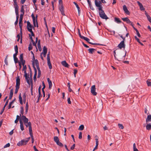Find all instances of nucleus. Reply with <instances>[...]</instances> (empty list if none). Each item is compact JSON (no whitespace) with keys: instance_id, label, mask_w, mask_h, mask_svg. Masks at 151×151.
<instances>
[{"instance_id":"f257e3e1","label":"nucleus","mask_w":151,"mask_h":151,"mask_svg":"<svg viewBox=\"0 0 151 151\" xmlns=\"http://www.w3.org/2000/svg\"><path fill=\"white\" fill-rule=\"evenodd\" d=\"M95 3L96 6L98 7L100 17L102 19H107L108 18L102 9L101 1L99 0H95Z\"/></svg>"},{"instance_id":"f03ea898","label":"nucleus","mask_w":151,"mask_h":151,"mask_svg":"<svg viewBox=\"0 0 151 151\" xmlns=\"http://www.w3.org/2000/svg\"><path fill=\"white\" fill-rule=\"evenodd\" d=\"M21 117L23 121V123L26 127H29V132L30 133L32 132L31 127V124L30 122H28V119L24 115L21 116Z\"/></svg>"},{"instance_id":"7ed1b4c3","label":"nucleus","mask_w":151,"mask_h":151,"mask_svg":"<svg viewBox=\"0 0 151 151\" xmlns=\"http://www.w3.org/2000/svg\"><path fill=\"white\" fill-rule=\"evenodd\" d=\"M23 16L22 14H20V18L19 19V27L20 28V31L21 33V35H22V19H23ZM20 42L21 43H22V35H21V37L20 39Z\"/></svg>"},{"instance_id":"20e7f679","label":"nucleus","mask_w":151,"mask_h":151,"mask_svg":"<svg viewBox=\"0 0 151 151\" xmlns=\"http://www.w3.org/2000/svg\"><path fill=\"white\" fill-rule=\"evenodd\" d=\"M30 139V137H29L22 139L17 143V145L19 146L25 145L28 142Z\"/></svg>"},{"instance_id":"39448f33","label":"nucleus","mask_w":151,"mask_h":151,"mask_svg":"<svg viewBox=\"0 0 151 151\" xmlns=\"http://www.w3.org/2000/svg\"><path fill=\"white\" fill-rule=\"evenodd\" d=\"M20 85V79L19 77L18 76L17 78L16 79V89L15 91V93L16 94L17 93L18 90L19 88V86Z\"/></svg>"},{"instance_id":"423d86ee","label":"nucleus","mask_w":151,"mask_h":151,"mask_svg":"<svg viewBox=\"0 0 151 151\" xmlns=\"http://www.w3.org/2000/svg\"><path fill=\"white\" fill-rule=\"evenodd\" d=\"M24 76L27 83L29 85H31L32 83H33L32 82V79L29 77V75H28L27 74L24 75Z\"/></svg>"},{"instance_id":"0eeeda50","label":"nucleus","mask_w":151,"mask_h":151,"mask_svg":"<svg viewBox=\"0 0 151 151\" xmlns=\"http://www.w3.org/2000/svg\"><path fill=\"white\" fill-rule=\"evenodd\" d=\"M96 87L95 85L92 86L91 88V92L92 94L95 96L97 94V93L96 92Z\"/></svg>"},{"instance_id":"6e6552de","label":"nucleus","mask_w":151,"mask_h":151,"mask_svg":"<svg viewBox=\"0 0 151 151\" xmlns=\"http://www.w3.org/2000/svg\"><path fill=\"white\" fill-rule=\"evenodd\" d=\"M47 64L49 66V68L50 69H51L52 68V66L50 62L49 54H48L47 55Z\"/></svg>"},{"instance_id":"1a4fd4ad","label":"nucleus","mask_w":151,"mask_h":151,"mask_svg":"<svg viewBox=\"0 0 151 151\" xmlns=\"http://www.w3.org/2000/svg\"><path fill=\"white\" fill-rule=\"evenodd\" d=\"M82 38H83V39H84V40H85L87 42H88L89 43L91 44L92 45H101L100 44L97 43H91V42H89L90 40L87 37H82Z\"/></svg>"},{"instance_id":"9d476101","label":"nucleus","mask_w":151,"mask_h":151,"mask_svg":"<svg viewBox=\"0 0 151 151\" xmlns=\"http://www.w3.org/2000/svg\"><path fill=\"white\" fill-rule=\"evenodd\" d=\"M20 116H21V118L19 120L20 123V128L22 131H23L24 130V124L22 120V119L21 115V114H20Z\"/></svg>"},{"instance_id":"9b49d317","label":"nucleus","mask_w":151,"mask_h":151,"mask_svg":"<svg viewBox=\"0 0 151 151\" xmlns=\"http://www.w3.org/2000/svg\"><path fill=\"white\" fill-rule=\"evenodd\" d=\"M33 63L36 65L38 71V73H40V71L39 66V63L38 60H35Z\"/></svg>"},{"instance_id":"f8f14e48","label":"nucleus","mask_w":151,"mask_h":151,"mask_svg":"<svg viewBox=\"0 0 151 151\" xmlns=\"http://www.w3.org/2000/svg\"><path fill=\"white\" fill-rule=\"evenodd\" d=\"M125 45L124 44V41H122L118 45V47L120 49L122 48H124Z\"/></svg>"},{"instance_id":"ddd939ff","label":"nucleus","mask_w":151,"mask_h":151,"mask_svg":"<svg viewBox=\"0 0 151 151\" xmlns=\"http://www.w3.org/2000/svg\"><path fill=\"white\" fill-rule=\"evenodd\" d=\"M123 8L124 12L126 14L128 15H129V12L125 5H124L123 6Z\"/></svg>"},{"instance_id":"4468645a","label":"nucleus","mask_w":151,"mask_h":151,"mask_svg":"<svg viewBox=\"0 0 151 151\" xmlns=\"http://www.w3.org/2000/svg\"><path fill=\"white\" fill-rule=\"evenodd\" d=\"M37 16H36V20L35 19L33 20V24L34 26L36 27V26L37 27H38V22L37 20Z\"/></svg>"},{"instance_id":"2eb2a0df","label":"nucleus","mask_w":151,"mask_h":151,"mask_svg":"<svg viewBox=\"0 0 151 151\" xmlns=\"http://www.w3.org/2000/svg\"><path fill=\"white\" fill-rule=\"evenodd\" d=\"M59 8L61 14L63 15H65L64 13V7L63 5L59 6Z\"/></svg>"},{"instance_id":"dca6fc26","label":"nucleus","mask_w":151,"mask_h":151,"mask_svg":"<svg viewBox=\"0 0 151 151\" xmlns=\"http://www.w3.org/2000/svg\"><path fill=\"white\" fill-rule=\"evenodd\" d=\"M137 3H138L140 9L141 11H144L145 10V9L143 7L142 4L140 3L139 1H137Z\"/></svg>"},{"instance_id":"f3484780","label":"nucleus","mask_w":151,"mask_h":151,"mask_svg":"<svg viewBox=\"0 0 151 151\" xmlns=\"http://www.w3.org/2000/svg\"><path fill=\"white\" fill-rule=\"evenodd\" d=\"M23 54H20V62L22 64H25V61L23 60Z\"/></svg>"},{"instance_id":"a211bd4d","label":"nucleus","mask_w":151,"mask_h":151,"mask_svg":"<svg viewBox=\"0 0 151 151\" xmlns=\"http://www.w3.org/2000/svg\"><path fill=\"white\" fill-rule=\"evenodd\" d=\"M61 64L64 67L67 68H69V65L67 63L65 60L61 62Z\"/></svg>"},{"instance_id":"6ab92c4d","label":"nucleus","mask_w":151,"mask_h":151,"mask_svg":"<svg viewBox=\"0 0 151 151\" xmlns=\"http://www.w3.org/2000/svg\"><path fill=\"white\" fill-rule=\"evenodd\" d=\"M47 81L49 84V89H51L52 86V82L49 78H47Z\"/></svg>"},{"instance_id":"aec40b11","label":"nucleus","mask_w":151,"mask_h":151,"mask_svg":"<svg viewBox=\"0 0 151 151\" xmlns=\"http://www.w3.org/2000/svg\"><path fill=\"white\" fill-rule=\"evenodd\" d=\"M126 52L125 54V55L123 56L122 58H120L121 57V55H119V60L116 57V55H114V57L115 58V59L116 60H119V61H122V60H123V59H124L125 58V57L126 56Z\"/></svg>"},{"instance_id":"412c9836","label":"nucleus","mask_w":151,"mask_h":151,"mask_svg":"<svg viewBox=\"0 0 151 151\" xmlns=\"http://www.w3.org/2000/svg\"><path fill=\"white\" fill-rule=\"evenodd\" d=\"M146 121L147 124L149 122L151 121V115H149L147 116Z\"/></svg>"},{"instance_id":"4be33fe9","label":"nucleus","mask_w":151,"mask_h":151,"mask_svg":"<svg viewBox=\"0 0 151 151\" xmlns=\"http://www.w3.org/2000/svg\"><path fill=\"white\" fill-rule=\"evenodd\" d=\"M145 14L147 17L148 20L151 23V17L148 14L146 11L145 12Z\"/></svg>"},{"instance_id":"5701e85b","label":"nucleus","mask_w":151,"mask_h":151,"mask_svg":"<svg viewBox=\"0 0 151 151\" xmlns=\"http://www.w3.org/2000/svg\"><path fill=\"white\" fill-rule=\"evenodd\" d=\"M73 3L76 5V7L77 8V9H78V13L79 14L80 12L81 11V9H80L79 7V6L78 5V4H77L76 2H73Z\"/></svg>"},{"instance_id":"b1692460","label":"nucleus","mask_w":151,"mask_h":151,"mask_svg":"<svg viewBox=\"0 0 151 151\" xmlns=\"http://www.w3.org/2000/svg\"><path fill=\"white\" fill-rule=\"evenodd\" d=\"M22 65L23 66V70L24 71V75L27 74V72H26V68H27V67H26V65H24V64L23 65V64H22Z\"/></svg>"},{"instance_id":"393cba45","label":"nucleus","mask_w":151,"mask_h":151,"mask_svg":"<svg viewBox=\"0 0 151 151\" xmlns=\"http://www.w3.org/2000/svg\"><path fill=\"white\" fill-rule=\"evenodd\" d=\"M88 50L89 51V52L90 54H92L96 51V50L93 48H90Z\"/></svg>"},{"instance_id":"a878e982","label":"nucleus","mask_w":151,"mask_h":151,"mask_svg":"<svg viewBox=\"0 0 151 151\" xmlns=\"http://www.w3.org/2000/svg\"><path fill=\"white\" fill-rule=\"evenodd\" d=\"M19 101L20 104H22L23 101H22V98L21 96V93H20V94H19Z\"/></svg>"},{"instance_id":"bb28decb","label":"nucleus","mask_w":151,"mask_h":151,"mask_svg":"<svg viewBox=\"0 0 151 151\" xmlns=\"http://www.w3.org/2000/svg\"><path fill=\"white\" fill-rule=\"evenodd\" d=\"M146 128L147 130H150L151 129V125L149 124H147L146 126Z\"/></svg>"},{"instance_id":"cd10ccee","label":"nucleus","mask_w":151,"mask_h":151,"mask_svg":"<svg viewBox=\"0 0 151 151\" xmlns=\"http://www.w3.org/2000/svg\"><path fill=\"white\" fill-rule=\"evenodd\" d=\"M114 21L118 23H120L121 22V21L120 19L116 17L115 18Z\"/></svg>"},{"instance_id":"c85d7f7f","label":"nucleus","mask_w":151,"mask_h":151,"mask_svg":"<svg viewBox=\"0 0 151 151\" xmlns=\"http://www.w3.org/2000/svg\"><path fill=\"white\" fill-rule=\"evenodd\" d=\"M35 73L34 76V79L35 80L36 79V76L37 74V70L35 67H34Z\"/></svg>"},{"instance_id":"c756f323","label":"nucleus","mask_w":151,"mask_h":151,"mask_svg":"<svg viewBox=\"0 0 151 151\" xmlns=\"http://www.w3.org/2000/svg\"><path fill=\"white\" fill-rule=\"evenodd\" d=\"M14 2V8L19 7L17 4V0H13Z\"/></svg>"},{"instance_id":"7c9ffc66","label":"nucleus","mask_w":151,"mask_h":151,"mask_svg":"<svg viewBox=\"0 0 151 151\" xmlns=\"http://www.w3.org/2000/svg\"><path fill=\"white\" fill-rule=\"evenodd\" d=\"M29 134L30 135V136H31V139H32V143H33L34 142V137L33 136L32 132L29 133Z\"/></svg>"},{"instance_id":"2f4dec72","label":"nucleus","mask_w":151,"mask_h":151,"mask_svg":"<svg viewBox=\"0 0 151 151\" xmlns=\"http://www.w3.org/2000/svg\"><path fill=\"white\" fill-rule=\"evenodd\" d=\"M15 8V12L16 15V16H19V13H18V10H19V7Z\"/></svg>"},{"instance_id":"473e14b6","label":"nucleus","mask_w":151,"mask_h":151,"mask_svg":"<svg viewBox=\"0 0 151 151\" xmlns=\"http://www.w3.org/2000/svg\"><path fill=\"white\" fill-rule=\"evenodd\" d=\"M20 11L22 12V14H22L23 16L24 14V5H22Z\"/></svg>"},{"instance_id":"72a5a7b5","label":"nucleus","mask_w":151,"mask_h":151,"mask_svg":"<svg viewBox=\"0 0 151 151\" xmlns=\"http://www.w3.org/2000/svg\"><path fill=\"white\" fill-rule=\"evenodd\" d=\"M56 143L58 145H59L61 147H63V144L59 141V140Z\"/></svg>"},{"instance_id":"f704fd0d","label":"nucleus","mask_w":151,"mask_h":151,"mask_svg":"<svg viewBox=\"0 0 151 151\" xmlns=\"http://www.w3.org/2000/svg\"><path fill=\"white\" fill-rule=\"evenodd\" d=\"M68 91L70 92H71L73 91L70 88V84L69 83H68Z\"/></svg>"},{"instance_id":"c9c22d12","label":"nucleus","mask_w":151,"mask_h":151,"mask_svg":"<svg viewBox=\"0 0 151 151\" xmlns=\"http://www.w3.org/2000/svg\"><path fill=\"white\" fill-rule=\"evenodd\" d=\"M20 114H21V116H22V115H23V114H24L23 108L22 107H21L20 108Z\"/></svg>"},{"instance_id":"e433bc0d","label":"nucleus","mask_w":151,"mask_h":151,"mask_svg":"<svg viewBox=\"0 0 151 151\" xmlns=\"http://www.w3.org/2000/svg\"><path fill=\"white\" fill-rule=\"evenodd\" d=\"M150 80L148 79L147 81V83L148 86H151V82L149 81Z\"/></svg>"},{"instance_id":"4c0bfd02","label":"nucleus","mask_w":151,"mask_h":151,"mask_svg":"<svg viewBox=\"0 0 151 151\" xmlns=\"http://www.w3.org/2000/svg\"><path fill=\"white\" fill-rule=\"evenodd\" d=\"M133 148L134 151H138L136 147V144L134 143L133 145Z\"/></svg>"},{"instance_id":"58836bf2","label":"nucleus","mask_w":151,"mask_h":151,"mask_svg":"<svg viewBox=\"0 0 151 151\" xmlns=\"http://www.w3.org/2000/svg\"><path fill=\"white\" fill-rule=\"evenodd\" d=\"M84 128V126L83 125H81L78 128V129L80 130H82Z\"/></svg>"},{"instance_id":"ea45409f","label":"nucleus","mask_w":151,"mask_h":151,"mask_svg":"<svg viewBox=\"0 0 151 151\" xmlns=\"http://www.w3.org/2000/svg\"><path fill=\"white\" fill-rule=\"evenodd\" d=\"M54 140L55 142H56L59 141V139L58 137L57 136H55L54 137Z\"/></svg>"},{"instance_id":"a19ab883","label":"nucleus","mask_w":151,"mask_h":151,"mask_svg":"<svg viewBox=\"0 0 151 151\" xmlns=\"http://www.w3.org/2000/svg\"><path fill=\"white\" fill-rule=\"evenodd\" d=\"M25 109H26V110H25V112L26 113V114L27 113L28 109V103L27 102L26 104V106H25Z\"/></svg>"},{"instance_id":"79ce46f5","label":"nucleus","mask_w":151,"mask_h":151,"mask_svg":"<svg viewBox=\"0 0 151 151\" xmlns=\"http://www.w3.org/2000/svg\"><path fill=\"white\" fill-rule=\"evenodd\" d=\"M40 88H41V87H40L38 89V92H39L38 97H40V98L42 96V95L41 94V92H40Z\"/></svg>"},{"instance_id":"37998d69","label":"nucleus","mask_w":151,"mask_h":151,"mask_svg":"<svg viewBox=\"0 0 151 151\" xmlns=\"http://www.w3.org/2000/svg\"><path fill=\"white\" fill-rule=\"evenodd\" d=\"M118 126L119 128L121 129H123L124 128V127L122 124H118Z\"/></svg>"},{"instance_id":"c03bdc74","label":"nucleus","mask_w":151,"mask_h":151,"mask_svg":"<svg viewBox=\"0 0 151 151\" xmlns=\"http://www.w3.org/2000/svg\"><path fill=\"white\" fill-rule=\"evenodd\" d=\"M33 84L32 83L31 86V92L32 95H33Z\"/></svg>"},{"instance_id":"a18cd8bd","label":"nucleus","mask_w":151,"mask_h":151,"mask_svg":"<svg viewBox=\"0 0 151 151\" xmlns=\"http://www.w3.org/2000/svg\"><path fill=\"white\" fill-rule=\"evenodd\" d=\"M47 48L46 47L44 46L43 48V52L47 53Z\"/></svg>"},{"instance_id":"49530a36","label":"nucleus","mask_w":151,"mask_h":151,"mask_svg":"<svg viewBox=\"0 0 151 151\" xmlns=\"http://www.w3.org/2000/svg\"><path fill=\"white\" fill-rule=\"evenodd\" d=\"M37 45L39 49L41 48L40 40H39L38 41Z\"/></svg>"},{"instance_id":"de8ad7c7","label":"nucleus","mask_w":151,"mask_h":151,"mask_svg":"<svg viewBox=\"0 0 151 151\" xmlns=\"http://www.w3.org/2000/svg\"><path fill=\"white\" fill-rule=\"evenodd\" d=\"M77 70L76 69H74V70L73 74H74V77L75 78H76V74L77 73Z\"/></svg>"},{"instance_id":"09e8293b","label":"nucleus","mask_w":151,"mask_h":151,"mask_svg":"<svg viewBox=\"0 0 151 151\" xmlns=\"http://www.w3.org/2000/svg\"><path fill=\"white\" fill-rule=\"evenodd\" d=\"M14 50L15 52H18V47L17 45H16L14 47Z\"/></svg>"},{"instance_id":"8fccbe9b","label":"nucleus","mask_w":151,"mask_h":151,"mask_svg":"<svg viewBox=\"0 0 151 151\" xmlns=\"http://www.w3.org/2000/svg\"><path fill=\"white\" fill-rule=\"evenodd\" d=\"M129 19L127 17H126L122 18V20L124 22H127L128 21Z\"/></svg>"},{"instance_id":"3c124183","label":"nucleus","mask_w":151,"mask_h":151,"mask_svg":"<svg viewBox=\"0 0 151 151\" xmlns=\"http://www.w3.org/2000/svg\"><path fill=\"white\" fill-rule=\"evenodd\" d=\"M13 104V101H12L11 102H10L9 104V109H10L12 106V104Z\"/></svg>"},{"instance_id":"603ef678","label":"nucleus","mask_w":151,"mask_h":151,"mask_svg":"<svg viewBox=\"0 0 151 151\" xmlns=\"http://www.w3.org/2000/svg\"><path fill=\"white\" fill-rule=\"evenodd\" d=\"M82 138V132H80L79 133V139H81Z\"/></svg>"},{"instance_id":"864d4df0","label":"nucleus","mask_w":151,"mask_h":151,"mask_svg":"<svg viewBox=\"0 0 151 151\" xmlns=\"http://www.w3.org/2000/svg\"><path fill=\"white\" fill-rule=\"evenodd\" d=\"M14 59L15 63H17L18 62V59L17 57L14 58Z\"/></svg>"},{"instance_id":"5fc2aeb1","label":"nucleus","mask_w":151,"mask_h":151,"mask_svg":"<svg viewBox=\"0 0 151 151\" xmlns=\"http://www.w3.org/2000/svg\"><path fill=\"white\" fill-rule=\"evenodd\" d=\"M59 6L63 5V1L62 0H59Z\"/></svg>"},{"instance_id":"6e6d98bb","label":"nucleus","mask_w":151,"mask_h":151,"mask_svg":"<svg viewBox=\"0 0 151 151\" xmlns=\"http://www.w3.org/2000/svg\"><path fill=\"white\" fill-rule=\"evenodd\" d=\"M13 89H11L10 92L9 96H12L13 95Z\"/></svg>"},{"instance_id":"4d7b16f0","label":"nucleus","mask_w":151,"mask_h":151,"mask_svg":"<svg viewBox=\"0 0 151 151\" xmlns=\"http://www.w3.org/2000/svg\"><path fill=\"white\" fill-rule=\"evenodd\" d=\"M27 29L28 31L29 32V31L30 30L32 31V26H29V27H27Z\"/></svg>"},{"instance_id":"13d9d810","label":"nucleus","mask_w":151,"mask_h":151,"mask_svg":"<svg viewBox=\"0 0 151 151\" xmlns=\"http://www.w3.org/2000/svg\"><path fill=\"white\" fill-rule=\"evenodd\" d=\"M32 45L31 44H30L29 45V47H28V49L29 50H32Z\"/></svg>"},{"instance_id":"bf43d9fd","label":"nucleus","mask_w":151,"mask_h":151,"mask_svg":"<svg viewBox=\"0 0 151 151\" xmlns=\"http://www.w3.org/2000/svg\"><path fill=\"white\" fill-rule=\"evenodd\" d=\"M30 30L29 31V32L31 33V34H30L31 35V36H34V35H35L33 32V31L32 30Z\"/></svg>"},{"instance_id":"052dcab7","label":"nucleus","mask_w":151,"mask_h":151,"mask_svg":"<svg viewBox=\"0 0 151 151\" xmlns=\"http://www.w3.org/2000/svg\"><path fill=\"white\" fill-rule=\"evenodd\" d=\"M42 85L43 86V87L42 88V91H44V89L45 88V84L44 83V82H42Z\"/></svg>"},{"instance_id":"680f3d73","label":"nucleus","mask_w":151,"mask_h":151,"mask_svg":"<svg viewBox=\"0 0 151 151\" xmlns=\"http://www.w3.org/2000/svg\"><path fill=\"white\" fill-rule=\"evenodd\" d=\"M75 147V144H73V145L71 147L70 149L71 150H73L74 149Z\"/></svg>"},{"instance_id":"e2e57ef3","label":"nucleus","mask_w":151,"mask_h":151,"mask_svg":"<svg viewBox=\"0 0 151 151\" xmlns=\"http://www.w3.org/2000/svg\"><path fill=\"white\" fill-rule=\"evenodd\" d=\"M96 146H98L99 144V141L98 139H96Z\"/></svg>"},{"instance_id":"0e129e2a","label":"nucleus","mask_w":151,"mask_h":151,"mask_svg":"<svg viewBox=\"0 0 151 151\" xmlns=\"http://www.w3.org/2000/svg\"><path fill=\"white\" fill-rule=\"evenodd\" d=\"M135 40L138 42L139 43H140V42L139 40V39L137 37V36H135Z\"/></svg>"},{"instance_id":"69168bd1","label":"nucleus","mask_w":151,"mask_h":151,"mask_svg":"<svg viewBox=\"0 0 151 151\" xmlns=\"http://www.w3.org/2000/svg\"><path fill=\"white\" fill-rule=\"evenodd\" d=\"M17 37L18 38L17 40V41L18 42H19V40L20 39V35L19 34H18L17 36Z\"/></svg>"},{"instance_id":"338daca9","label":"nucleus","mask_w":151,"mask_h":151,"mask_svg":"<svg viewBox=\"0 0 151 151\" xmlns=\"http://www.w3.org/2000/svg\"><path fill=\"white\" fill-rule=\"evenodd\" d=\"M10 145V144L9 143H8L4 146V147L6 148V147H9Z\"/></svg>"},{"instance_id":"774afa93","label":"nucleus","mask_w":151,"mask_h":151,"mask_svg":"<svg viewBox=\"0 0 151 151\" xmlns=\"http://www.w3.org/2000/svg\"><path fill=\"white\" fill-rule=\"evenodd\" d=\"M27 27H29V26H32V25L30 23L29 21H27Z\"/></svg>"}]
</instances>
